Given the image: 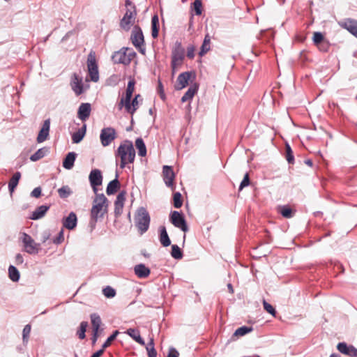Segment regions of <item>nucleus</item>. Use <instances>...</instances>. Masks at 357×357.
Returning a JSON list of instances; mask_svg holds the SVG:
<instances>
[{
	"label": "nucleus",
	"instance_id": "obj_1",
	"mask_svg": "<svg viewBox=\"0 0 357 357\" xmlns=\"http://www.w3.org/2000/svg\"><path fill=\"white\" fill-rule=\"evenodd\" d=\"M116 164L123 169L128 164L133 163L135 159V150L132 142L124 140L114 153Z\"/></svg>",
	"mask_w": 357,
	"mask_h": 357
},
{
	"label": "nucleus",
	"instance_id": "obj_2",
	"mask_svg": "<svg viewBox=\"0 0 357 357\" xmlns=\"http://www.w3.org/2000/svg\"><path fill=\"white\" fill-rule=\"evenodd\" d=\"M108 199L104 194H96L91 210V218L93 223H96L98 218H103L107 212Z\"/></svg>",
	"mask_w": 357,
	"mask_h": 357
},
{
	"label": "nucleus",
	"instance_id": "obj_3",
	"mask_svg": "<svg viewBox=\"0 0 357 357\" xmlns=\"http://www.w3.org/2000/svg\"><path fill=\"white\" fill-rule=\"evenodd\" d=\"M127 7L126 13L120 21V26L125 31L130 30L135 24L137 17V10L135 4L130 0L126 1Z\"/></svg>",
	"mask_w": 357,
	"mask_h": 357
},
{
	"label": "nucleus",
	"instance_id": "obj_4",
	"mask_svg": "<svg viewBox=\"0 0 357 357\" xmlns=\"http://www.w3.org/2000/svg\"><path fill=\"white\" fill-rule=\"evenodd\" d=\"M135 221L140 234H143L149 229L151 218L146 208L141 207L137 211Z\"/></svg>",
	"mask_w": 357,
	"mask_h": 357
},
{
	"label": "nucleus",
	"instance_id": "obj_5",
	"mask_svg": "<svg viewBox=\"0 0 357 357\" xmlns=\"http://www.w3.org/2000/svg\"><path fill=\"white\" fill-rule=\"evenodd\" d=\"M135 56L136 53L133 50L128 48H123L115 52L112 56V59L114 63L128 66Z\"/></svg>",
	"mask_w": 357,
	"mask_h": 357
},
{
	"label": "nucleus",
	"instance_id": "obj_6",
	"mask_svg": "<svg viewBox=\"0 0 357 357\" xmlns=\"http://www.w3.org/2000/svg\"><path fill=\"white\" fill-rule=\"evenodd\" d=\"M185 57V50L182 47L180 42H176L174 49L172 52V68L174 72L178 68H179L183 61Z\"/></svg>",
	"mask_w": 357,
	"mask_h": 357
},
{
	"label": "nucleus",
	"instance_id": "obj_7",
	"mask_svg": "<svg viewBox=\"0 0 357 357\" xmlns=\"http://www.w3.org/2000/svg\"><path fill=\"white\" fill-rule=\"evenodd\" d=\"M131 40L133 45L138 50V51L144 55L146 52L144 39L142 31L139 26H134L131 33Z\"/></svg>",
	"mask_w": 357,
	"mask_h": 357
},
{
	"label": "nucleus",
	"instance_id": "obj_8",
	"mask_svg": "<svg viewBox=\"0 0 357 357\" xmlns=\"http://www.w3.org/2000/svg\"><path fill=\"white\" fill-rule=\"evenodd\" d=\"M87 68L91 80L97 82L99 79V73L94 51L91 50L88 55Z\"/></svg>",
	"mask_w": 357,
	"mask_h": 357
},
{
	"label": "nucleus",
	"instance_id": "obj_9",
	"mask_svg": "<svg viewBox=\"0 0 357 357\" xmlns=\"http://www.w3.org/2000/svg\"><path fill=\"white\" fill-rule=\"evenodd\" d=\"M116 138V132L112 127L104 128L100 131V139L103 146H109Z\"/></svg>",
	"mask_w": 357,
	"mask_h": 357
},
{
	"label": "nucleus",
	"instance_id": "obj_10",
	"mask_svg": "<svg viewBox=\"0 0 357 357\" xmlns=\"http://www.w3.org/2000/svg\"><path fill=\"white\" fill-rule=\"evenodd\" d=\"M169 219L174 227L181 229L184 232L188 231V227L182 213L176 211H172L170 213Z\"/></svg>",
	"mask_w": 357,
	"mask_h": 357
},
{
	"label": "nucleus",
	"instance_id": "obj_11",
	"mask_svg": "<svg viewBox=\"0 0 357 357\" xmlns=\"http://www.w3.org/2000/svg\"><path fill=\"white\" fill-rule=\"evenodd\" d=\"M22 243L24 250L31 255L37 254L39 251L40 244L36 243L29 234L24 233L22 234Z\"/></svg>",
	"mask_w": 357,
	"mask_h": 357
},
{
	"label": "nucleus",
	"instance_id": "obj_12",
	"mask_svg": "<svg viewBox=\"0 0 357 357\" xmlns=\"http://www.w3.org/2000/svg\"><path fill=\"white\" fill-rule=\"evenodd\" d=\"M140 97V95L137 94L132 99V102L131 100L120 101L118 105L119 109L121 110L124 107L126 111L132 115L139 107V102L138 99Z\"/></svg>",
	"mask_w": 357,
	"mask_h": 357
},
{
	"label": "nucleus",
	"instance_id": "obj_13",
	"mask_svg": "<svg viewBox=\"0 0 357 357\" xmlns=\"http://www.w3.org/2000/svg\"><path fill=\"white\" fill-rule=\"evenodd\" d=\"M89 179L94 193L98 194L97 187L100 185L102 182V176L101 172L97 169L91 170L89 176Z\"/></svg>",
	"mask_w": 357,
	"mask_h": 357
},
{
	"label": "nucleus",
	"instance_id": "obj_14",
	"mask_svg": "<svg viewBox=\"0 0 357 357\" xmlns=\"http://www.w3.org/2000/svg\"><path fill=\"white\" fill-rule=\"evenodd\" d=\"M162 176L165 183L167 187L174 189L175 174L171 166L165 165L162 168Z\"/></svg>",
	"mask_w": 357,
	"mask_h": 357
},
{
	"label": "nucleus",
	"instance_id": "obj_15",
	"mask_svg": "<svg viewBox=\"0 0 357 357\" xmlns=\"http://www.w3.org/2000/svg\"><path fill=\"white\" fill-rule=\"evenodd\" d=\"M339 25L357 38V20L351 18L344 19L338 22Z\"/></svg>",
	"mask_w": 357,
	"mask_h": 357
},
{
	"label": "nucleus",
	"instance_id": "obj_16",
	"mask_svg": "<svg viewBox=\"0 0 357 357\" xmlns=\"http://www.w3.org/2000/svg\"><path fill=\"white\" fill-rule=\"evenodd\" d=\"M70 86L76 96H80L84 93V85L82 78L79 77L78 75L74 73L72 76Z\"/></svg>",
	"mask_w": 357,
	"mask_h": 357
},
{
	"label": "nucleus",
	"instance_id": "obj_17",
	"mask_svg": "<svg viewBox=\"0 0 357 357\" xmlns=\"http://www.w3.org/2000/svg\"><path fill=\"white\" fill-rule=\"evenodd\" d=\"M126 191L123 190L120 192L114 202V215L116 217H119L123 212L124 202L126 201Z\"/></svg>",
	"mask_w": 357,
	"mask_h": 357
},
{
	"label": "nucleus",
	"instance_id": "obj_18",
	"mask_svg": "<svg viewBox=\"0 0 357 357\" xmlns=\"http://www.w3.org/2000/svg\"><path fill=\"white\" fill-rule=\"evenodd\" d=\"M337 349L340 353L349 357H357V349L353 345H348L345 342H340Z\"/></svg>",
	"mask_w": 357,
	"mask_h": 357
},
{
	"label": "nucleus",
	"instance_id": "obj_19",
	"mask_svg": "<svg viewBox=\"0 0 357 357\" xmlns=\"http://www.w3.org/2000/svg\"><path fill=\"white\" fill-rule=\"evenodd\" d=\"M50 119H47L45 121H44L43 126L41 129L39 131V133L37 136V142L38 143H42L47 139L49 137L50 133Z\"/></svg>",
	"mask_w": 357,
	"mask_h": 357
},
{
	"label": "nucleus",
	"instance_id": "obj_20",
	"mask_svg": "<svg viewBox=\"0 0 357 357\" xmlns=\"http://www.w3.org/2000/svg\"><path fill=\"white\" fill-rule=\"evenodd\" d=\"M192 75V73L189 71L181 73L177 77L176 84L175 86L176 89L181 90L185 88L188 84V81Z\"/></svg>",
	"mask_w": 357,
	"mask_h": 357
},
{
	"label": "nucleus",
	"instance_id": "obj_21",
	"mask_svg": "<svg viewBox=\"0 0 357 357\" xmlns=\"http://www.w3.org/2000/svg\"><path fill=\"white\" fill-rule=\"evenodd\" d=\"M63 227L68 229H73L77 226V218L74 212H71L69 215L63 219Z\"/></svg>",
	"mask_w": 357,
	"mask_h": 357
},
{
	"label": "nucleus",
	"instance_id": "obj_22",
	"mask_svg": "<svg viewBox=\"0 0 357 357\" xmlns=\"http://www.w3.org/2000/svg\"><path fill=\"white\" fill-rule=\"evenodd\" d=\"M91 107L89 103H82L78 109L77 115L79 119L85 121L90 116Z\"/></svg>",
	"mask_w": 357,
	"mask_h": 357
},
{
	"label": "nucleus",
	"instance_id": "obj_23",
	"mask_svg": "<svg viewBox=\"0 0 357 357\" xmlns=\"http://www.w3.org/2000/svg\"><path fill=\"white\" fill-rule=\"evenodd\" d=\"M134 271L139 278H146L151 273L150 269L143 264L136 265Z\"/></svg>",
	"mask_w": 357,
	"mask_h": 357
},
{
	"label": "nucleus",
	"instance_id": "obj_24",
	"mask_svg": "<svg viewBox=\"0 0 357 357\" xmlns=\"http://www.w3.org/2000/svg\"><path fill=\"white\" fill-rule=\"evenodd\" d=\"M76 156L75 152H69L63 161V167L66 169H71L74 166Z\"/></svg>",
	"mask_w": 357,
	"mask_h": 357
},
{
	"label": "nucleus",
	"instance_id": "obj_25",
	"mask_svg": "<svg viewBox=\"0 0 357 357\" xmlns=\"http://www.w3.org/2000/svg\"><path fill=\"white\" fill-rule=\"evenodd\" d=\"M160 231V242L164 247H167L171 244V241L169 238L165 226H161L159 229Z\"/></svg>",
	"mask_w": 357,
	"mask_h": 357
},
{
	"label": "nucleus",
	"instance_id": "obj_26",
	"mask_svg": "<svg viewBox=\"0 0 357 357\" xmlns=\"http://www.w3.org/2000/svg\"><path fill=\"white\" fill-rule=\"evenodd\" d=\"M119 188H120V183L116 176V178L111 181L108 183V185L107 186V189H106V193L108 195H114L118 191Z\"/></svg>",
	"mask_w": 357,
	"mask_h": 357
},
{
	"label": "nucleus",
	"instance_id": "obj_27",
	"mask_svg": "<svg viewBox=\"0 0 357 357\" xmlns=\"http://www.w3.org/2000/svg\"><path fill=\"white\" fill-rule=\"evenodd\" d=\"M135 82L133 79L129 80V82L128 83L126 91V95H125V96H123L121 98L120 101L131 100L132 93L135 91Z\"/></svg>",
	"mask_w": 357,
	"mask_h": 357
},
{
	"label": "nucleus",
	"instance_id": "obj_28",
	"mask_svg": "<svg viewBox=\"0 0 357 357\" xmlns=\"http://www.w3.org/2000/svg\"><path fill=\"white\" fill-rule=\"evenodd\" d=\"M126 334H128L129 336H130L134 340H135L137 343L144 345V341L140 335V333L137 329L135 328H128L126 332Z\"/></svg>",
	"mask_w": 357,
	"mask_h": 357
},
{
	"label": "nucleus",
	"instance_id": "obj_29",
	"mask_svg": "<svg viewBox=\"0 0 357 357\" xmlns=\"http://www.w3.org/2000/svg\"><path fill=\"white\" fill-rule=\"evenodd\" d=\"M198 90V86L197 85L190 86L188 91L185 93V94L181 98V102H185L188 100H190L192 99L195 93Z\"/></svg>",
	"mask_w": 357,
	"mask_h": 357
},
{
	"label": "nucleus",
	"instance_id": "obj_30",
	"mask_svg": "<svg viewBox=\"0 0 357 357\" xmlns=\"http://www.w3.org/2000/svg\"><path fill=\"white\" fill-rule=\"evenodd\" d=\"M20 178H21V173L20 172H17L13 175V176L10 179L9 183H8V189H9L10 194H12L14 192L15 188L17 187V185L18 184V182H19Z\"/></svg>",
	"mask_w": 357,
	"mask_h": 357
},
{
	"label": "nucleus",
	"instance_id": "obj_31",
	"mask_svg": "<svg viewBox=\"0 0 357 357\" xmlns=\"http://www.w3.org/2000/svg\"><path fill=\"white\" fill-rule=\"evenodd\" d=\"M49 206L42 205L38 207L32 213L31 219L32 220H38L43 218L46 212L48 211Z\"/></svg>",
	"mask_w": 357,
	"mask_h": 357
},
{
	"label": "nucleus",
	"instance_id": "obj_32",
	"mask_svg": "<svg viewBox=\"0 0 357 357\" xmlns=\"http://www.w3.org/2000/svg\"><path fill=\"white\" fill-rule=\"evenodd\" d=\"M159 31V17L158 15H154L151 18V36L153 38L158 36Z\"/></svg>",
	"mask_w": 357,
	"mask_h": 357
},
{
	"label": "nucleus",
	"instance_id": "obj_33",
	"mask_svg": "<svg viewBox=\"0 0 357 357\" xmlns=\"http://www.w3.org/2000/svg\"><path fill=\"white\" fill-rule=\"evenodd\" d=\"M91 322L92 325V330H98L102 331V328H100L102 321L100 317L97 313H93L90 316Z\"/></svg>",
	"mask_w": 357,
	"mask_h": 357
},
{
	"label": "nucleus",
	"instance_id": "obj_34",
	"mask_svg": "<svg viewBox=\"0 0 357 357\" xmlns=\"http://www.w3.org/2000/svg\"><path fill=\"white\" fill-rule=\"evenodd\" d=\"M86 126L84 125L82 128L73 134L72 140L73 143L78 144L82 140L86 134Z\"/></svg>",
	"mask_w": 357,
	"mask_h": 357
},
{
	"label": "nucleus",
	"instance_id": "obj_35",
	"mask_svg": "<svg viewBox=\"0 0 357 357\" xmlns=\"http://www.w3.org/2000/svg\"><path fill=\"white\" fill-rule=\"evenodd\" d=\"M211 38L208 34L205 36L204 42L199 52L200 56H203L210 50Z\"/></svg>",
	"mask_w": 357,
	"mask_h": 357
},
{
	"label": "nucleus",
	"instance_id": "obj_36",
	"mask_svg": "<svg viewBox=\"0 0 357 357\" xmlns=\"http://www.w3.org/2000/svg\"><path fill=\"white\" fill-rule=\"evenodd\" d=\"M135 146L138 149L139 155L144 157L146 154V148L142 138H137L135 141Z\"/></svg>",
	"mask_w": 357,
	"mask_h": 357
},
{
	"label": "nucleus",
	"instance_id": "obj_37",
	"mask_svg": "<svg viewBox=\"0 0 357 357\" xmlns=\"http://www.w3.org/2000/svg\"><path fill=\"white\" fill-rule=\"evenodd\" d=\"M8 274L10 279L13 282H17L20 280V272L14 266L10 265L8 268Z\"/></svg>",
	"mask_w": 357,
	"mask_h": 357
},
{
	"label": "nucleus",
	"instance_id": "obj_38",
	"mask_svg": "<svg viewBox=\"0 0 357 357\" xmlns=\"http://www.w3.org/2000/svg\"><path fill=\"white\" fill-rule=\"evenodd\" d=\"M59 195L61 198L65 199L72 194V190L68 185H64L58 190Z\"/></svg>",
	"mask_w": 357,
	"mask_h": 357
},
{
	"label": "nucleus",
	"instance_id": "obj_39",
	"mask_svg": "<svg viewBox=\"0 0 357 357\" xmlns=\"http://www.w3.org/2000/svg\"><path fill=\"white\" fill-rule=\"evenodd\" d=\"M171 255L176 259H181L183 257V252L177 245H172Z\"/></svg>",
	"mask_w": 357,
	"mask_h": 357
},
{
	"label": "nucleus",
	"instance_id": "obj_40",
	"mask_svg": "<svg viewBox=\"0 0 357 357\" xmlns=\"http://www.w3.org/2000/svg\"><path fill=\"white\" fill-rule=\"evenodd\" d=\"M88 327V323L86 321H82L79 325V328L77 332V335H78L80 340H83L85 338L86 335L85 333L86 331V328Z\"/></svg>",
	"mask_w": 357,
	"mask_h": 357
},
{
	"label": "nucleus",
	"instance_id": "obj_41",
	"mask_svg": "<svg viewBox=\"0 0 357 357\" xmlns=\"http://www.w3.org/2000/svg\"><path fill=\"white\" fill-rule=\"evenodd\" d=\"M252 331V327H248V326H241L238 328H237L236 330V331L234 332V335L235 336H243V335H245V334L251 332Z\"/></svg>",
	"mask_w": 357,
	"mask_h": 357
},
{
	"label": "nucleus",
	"instance_id": "obj_42",
	"mask_svg": "<svg viewBox=\"0 0 357 357\" xmlns=\"http://www.w3.org/2000/svg\"><path fill=\"white\" fill-rule=\"evenodd\" d=\"M31 330V326L30 324H27L24 326L23 331H22V340H23L24 344H26L28 342Z\"/></svg>",
	"mask_w": 357,
	"mask_h": 357
},
{
	"label": "nucleus",
	"instance_id": "obj_43",
	"mask_svg": "<svg viewBox=\"0 0 357 357\" xmlns=\"http://www.w3.org/2000/svg\"><path fill=\"white\" fill-rule=\"evenodd\" d=\"M45 155V151L44 150V149H40L35 153L31 155L30 159L31 161L35 162L43 158Z\"/></svg>",
	"mask_w": 357,
	"mask_h": 357
},
{
	"label": "nucleus",
	"instance_id": "obj_44",
	"mask_svg": "<svg viewBox=\"0 0 357 357\" xmlns=\"http://www.w3.org/2000/svg\"><path fill=\"white\" fill-rule=\"evenodd\" d=\"M174 200V206L176 208H179L181 207L183 204V202L181 199V195L180 192H176L174 194L173 197Z\"/></svg>",
	"mask_w": 357,
	"mask_h": 357
},
{
	"label": "nucleus",
	"instance_id": "obj_45",
	"mask_svg": "<svg viewBox=\"0 0 357 357\" xmlns=\"http://www.w3.org/2000/svg\"><path fill=\"white\" fill-rule=\"evenodd\" d=\"M280 213L284 218H290L293 215L292 210L289 207L285 206L281 207Z\"/></svg>",
	"mask_w": 357,
	"mask_h": 357
},
{
	"label": "nucleus",
	"instance_id": "obj_46",
	"mask_svg": "<svg viewBox=\"0 0 357 357\" xmlns=\"http://www.w3.org/2000/svg\"><path fill=\"white\" fill-rule=\"evenodd\" d=\"M102 293L104 296L107 298H113L116 295V291L114 289L111 287L110 286H107L105 288L103 289Z\"/></svg>",
	"mask_w": 357,
	"mask_h": 357
},
{
	"label": "nucleus",
	"instance_id": "obj_47",
	"mask_svg": "<svg viewBox=\"0 0 357 357\" xmlns=\"http://www.w3.org/2000/svg\"><path fill=\"white\" fill-rule=\"evenodd\" d=\"M286 159L289 164L294 162L293 151L289 144H286Z\"/></svg>",
	"mask_w": 357,
	"mask_h": 357
},
{
	"label": "nucleus",
	"instance_id": "obj_48",
	"mask_svg": "<svg viewBox=\"0 0 357 357\" xmlns=\"http://www.w3.org/2000/svg\"><path fill=\"white\" fill-rule=\"evenodd\" d=\"M119 331H115L112 335H111L107 340L106 341L104 342V344H102V347L103 349H106L107 347H108L109 346H110L111 343L112 341H114L116 336L119 335Z\"/></svg>",
	"mask_w": 357,
	"mask_h": 357
},
{
	"label": "nucleus",
	"instance_id": "obj_49",
	"mask_svg": "<svg viewBox=\"0 0 357 357\" xmlns=\"http://www.w3.org/2000/svg\"><path fill=\"white\" fill-rule=\"evenodd\" d=\"M146 349L148 351L149 357H156L157 356V352L154 348V344H153V340H151V342L149 344L148 347H146Z\"/></svg>",
	"mask_w": 357,
	"mask_h": 357
},
{
	"label": "nucleus",
	"instance_id": "obj_50",
	"mask_svg": "<svg viewBox=\"0 0 357 357\" xmlns=\"http://www.w3.org/2000/svg\"><path fill=\"white\" fill-rule=\"evenodd\" d=\"M312 40L314 45L317 46L323 42L325 39L324 35L321 32H315L313 35Z\"/></svg>",
	"mask_w": 357,
	"mask_h": 357
},
{
	"label": "nucleus",
	"instance_id": "obj_51",
	"mask_svg": "<svg viewBox=\"0 0 357 357\" xmlns=\"http://www.w3.org/2000/svg\"><path fill=\"white\" fill-rule=\"evenodd\" d=\"M263 306H264V310L267 312L270 313L271 314H272L274 317L275 316L276 311H275V308L271 304L267 303L265 300L263 301Z\"/></svg>",
	"mask_w": 357,
	"mask_h": 357
},
{
	"label": "nucleus",
	"instance_id": "obj_52",
	"mask_svg": "<svg viewBox=\"0 0 357 357\" xmlns=\"http://www.w3.org/2000/svg\"><path fill=\"white\" fill-rule=\"evenodd\" d=\"M194 10L197 15H200L202 14V3L201 0H195L193 3Z\"/></svg>",
	"mask_w": 357,
	"mask_h": 357
},
{
	"label": "nucleus",
	"instance_id": "obj_53",
	"mask_svg": "<svg viewBox=\"0 0 357 357\" xmlns=\"http://www.w3.org/2000/svg\"><path fill=\"white\" fill-rule=\"evenodd\" d=\"M317 47H318V49L320 51L326 52L328 51L329 47H330V44H329L328 41H327L326 40H324L323 42L319 43L318 45H317Z\"/></svg>",
	"mask_w": 357,
	"mask_h": 357
},
{
	"label": "nucleus",
	"instance_id": "obj_54",
	"mask_svg": "<svg viewBox=\"0 0 357 357\" xmlns=\"http://www.w3.org/2000/svg\"><path fill=\"white\" fill-rule=\"evenodd\" d=\"M250 185V178L248 173H246L244 176V178L243 181H241L240 186H239V190H243L245 187H247Z\"/></svg>",
	"mask_w": 357,
	"mask_h": 357
},
{
	"label": "nucleus",
	"instance_id": "obj_55",
	"mask_svg": "<svg viewBox=\"0 0 357 357\" xmlns=\"http://www.w3.org/2000/svg\"><path fill=\"white\" fill-rule=\"evenodd\" d=\"M195 46L194 45H189L187 47V56L189 59H194V57H195Z\"/></svg>",
	"mask_w": 357,
	"mask_h": 357
},
{
	"label": "nucleus",
	"instance_id": "obj_56",
	"mask_svg": "<svg viewBox=\"0 0 357 357\" xmlns=\"http://www.w3.org/2000/svg\"><path fill=\"white\" fill-rule=\"evenodd\" d=\"M158 92L160 94V96L161 99L162 100H165V92H164L163 85H162V82L160 81L158 82Z\"/></svg>",
	"mask_w": 357,
	"mask_h": 357
},
{
	"label": "nucleus",
	"instance_id": "obj_57",
	"mask_svg": "<svg viewBox=\"0 0 357 357\" xmlns=\"http://www.w3.org/2000/svg\"><path fill=\"white\" fill-rule=\"evenodd\" d=\"M93 334L91 337L92 344H95L99 337L100 331L92 330Z\"/></svg>",
	"mask_w": 357,
	"mask_h": 357
},
{
	"label": "nucleus",
	"instance_id": "obj_58",
	"mask_svg": "<svg viewBox=\"0 0 357 357\" xmlns=\"http://www.w3.org/2000/svg\"><path fill=\"white\" fill-rule=\"evenodd\" d=\"M64 240V236H63V231L61 230L59 233L58 236L54 239V243L56 244L61 243Z\"/></svg>",
	"mask_w": 357,
	"mask_h": 357
},
{
	"label": "nucleus",
	"instance_id": "obj_59",
	"mask_svg": "<svg viewBox=\"0 0 357 357\" xmlns=\"http://www.w3.org/2000/svg\"><path fill=\"white\" fill-rule=\"evenodd\" d=\"M33 197L38 198L41 195V188L40 187L35 188L31 193Z\"/></svg>",
	"mask_w": 357,
	"mask_h": 357
},
{
	"label": "nucleus",
	"instance_id": "obj_60",
	"mask_svg": "<svg viewBox=\"0 0 357 357\" xmlns=\"http://www.w3.org/2000/svg\"><path fill=\"white\" fill-rule=\"evenodd\" d=\"M178 352L174 348H170L167 357H178Z\"/></svg>",
	"mask_w": 357,
	"mask_h": 357
},
{
	"label": "nucleus",
	"instance_id": "obj_61",
	"mask_svg": "<svg viewBox=\"0 0 357 357\" xmlns=\"http://www.w3.org/2000/svg\"><path fill=\"white\" fill-rule=\"evenodd\" d=\"M104 350H105V349H103L102 347L101 349H100V350L97 351L96 352H95L94 354H93L91 357H100L102 355Z\"/></svg>",
	"mask_w": 357,
	"mask_h": 357
},
{
	"label": "nucleus",
	"instance_id": "obj_62",
	"mask_svg": "<svg viewBox=\"0 0 357 357\" xmlns=\"http://www.w3.org/2000/svg\"><path fill=\"white\" fill-rule=\"evenodd\" d=\"M15 259H16L17 263H19V264L23 263V257L20 254H17L16 255Z\"/></svg>",
	"mask_w": 357,
	"mask_h": 357
},
{
	"label": "nucleus",
	"instance_id": "obj_63",
	"mask_svg": "<svg viewBox=\"0 0 357 357\" xmlns=\"http://www.w3.org/2000/svg\"><path fill=\"white\" fill-rule=\"evenodd\" d=\"M305 164L307 165L308 166H310L312 167V161L311 160H307L305 161Z\"/></svg>",
	"mask_w": 357,
	"mask_h": 357
},
{
	"label": "nucleus",
	"instance_id": "obj_64",
	"mask_svg": "<svg viewBox=\"0 0 357 357\" xmlns=\"http://www.w3.org/2000/svg\"><path fill=\"white\" fill-rule=\"evenodd\" d=\"M330 357H340V355L337 354H332Z\"/></svg>",
	"mask_w": 357,
	"mask_h": 357
}]
</instances>
